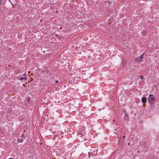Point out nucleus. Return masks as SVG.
<instances>
[{
	"instance_id": "nucleus-4",
	"label": "nucleus",
	"mask_w": 159,
	"mask_h": 159,
	"mask_svg": "<svg viewBox=\"0 0 159 159\" xmlns=\"http://www.w3.org/2000/svg\"><path fill=\"white\" fill-rule=\"evenodd\" d=\"M134 61H138L139 62H141L142 61V60L141 59H140V58L138 57H136L135 58Z\"/></svg>"
},
{
	"instance_id": "nucleus-3",
	"label": "nucleus",
	"mask_w": 159,
	"mask_h": 159,
	"mask_svg": "<svg viewBox=\"0 0 159 159\" xmlns=\"http://www.w3.org/2000/svg\"><path fill=\"white\" fill-rule=\"evenodd\" d=\"M147 98L146 97H143L142 98L141 101L143 104H145V103H146V102H147Z\"/></svg>"
},
{
	"instance_id": "nucleus-2",
	"label": "nucleus",
	"mask_w": 159,
	"mask_h": 159,
	"mask_svg": "<svg viewBox=\"0 0 159 159\" xmlns=\"http://www.w3.org/2000/svg\"><path fill=\"white\" fill-rule=\"evenodd\" d=\"M59 128V125H54L52 127L51 130H52V133L54 134L57 131H58V130L57 129Z\"/></svg>"
},
{
	"instance_id": "nucleus-10",
	"label": "nucleus",
	"mask_w": 159,
	"mask_h": 159,
	"mask_svg": "<svg viewBox=\"0 0 159 159\" xmlns=\"http://www.w3.org/2000/svg\"><path fill=\"white\" fill-rule=\"evenodd\" d=\"M55 82L57 83H58V81L57 80H56L55 81Z\"/></svg>"
},
{
	"instance_id": "nucleus-6",
	"label": "nucleus",
	"mask_w": 159,
	"mask_h": 159,
	"mask_svg": "<svg viewBox=\"0 0 159 159\" xmlns=\"http://www.w3.org/2000/svg\"><path fill=\"white\" fill-rule=\"evenodd\" d=\"M24 141V139H22L21 138H20L17 139V141L19 142H22Z\"/></svg>"
},
{
	"instance_id": "nucleus-5",
	"label": "nucleus",
	"mask_w": 159,
	"mask_h": 159,
	"mask_svg": "<svg viewBox=\"0 0 159 159\" xmlns=\"http://www.w3.org/2000/svg\"><path fill=\"white\" fill-rule=\"evenodd\" d=\"M145 53V52H144V53H143L142 54L140 55L139 58L140 59L142 60V59L143 58Z\"/></svg>"
},
{
	"instance_id": "nucleus-11",
	"label": "nucleus",
	"mask_w": 159,
	"mask_h": 159,
	"mask_svg": "<svg viewBox=\"0 0 159 159\" xmlns=\"http://www.w3.org/2000/svg\"><path fill=\"white\" fill-rule=\"evenodd\" d=\"M1 0H0V4L1 3Z\"/></svg>"
},
{
	"instance_id": "nucleus-1",
	"label": "nucleus",
	"mask_w": 159,
	"mask_h": 159,
	"mask_svg": "<svg viewBox=\"0 0 159 159\" xmlns=\"http://www.w3.org/2000/svg\"><path fill=\"white\" fill-rule=\"evenodd\" d=\"M156 99L154 96L153 94H150L148 98V101L149 103L151 104H153L155 103Z\"/></svg>"
},
{
	"instance_id": "nucleus-7",
	"label": "nucleus",
	"mask_w": 159,
	"mask_h": 159,
	"mask_svg": "<svg viewBox=\"0 0 159 159\" xmlns=\"http://www.w3.org/2000/svg\"><path fill=\"white\" fill-rule=\"evenodd\" d=\"M20 138H21L22 139H24H24H25V137L24 134H22V135H21Z\"/></svg>"
},
{
	"instance_id": "nucleus-9",
	"label": "nucleus",
	"mask_w": 159,
	"mask_h": 159,
	"mask_svg": "<svg viewBox=\"0 0 159 159\" xmlns=\"http://www.w3.org/2000/svg\"><path fill=\"white\" fill-rule=\"evenodd\" d=\"M139 77L141 79H142L143 78V75H140V76Z\"/></svg>"
},
{
	"instance_id": "nucleus-8",
	"label": "nucleus",
	"mask_w": 159,
	"mask_h": 159,
	"mask_svg": "<svg viewBox=\"0 0 159 159\" xmlns=\"http://www.w3.org/2000/svg\"><path fill=\"white\" fill-rule=\"evenodd\" d=\"M26 77L23 78V77H21L20 78V80L21 81H22L23 80H26Z\"/></svg>"
}]
</instances>
